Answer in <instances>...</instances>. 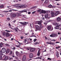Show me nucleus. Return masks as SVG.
Returning <instances> with one entry per match:
<instances>
[{
  "mask_svg": "<svg viewBox=\"0 0 61 61\" xmlns=\"http://www.w3.org/2000/svg\"><path fill=\"white\" fill-rule=\"evenodd\" d=\"M58 36V35L57 34H55L54 33L52 34V35H50V36L51 37H56Z\"/></svg>",
  "mask_w": 61,
  "mask_h": 61,
  "instance_id": "obj_1",
  "label": "nucleus"
},
{
  "mask_svg": "<svg viewBox=\"0 0 61 61\" xmlns=\"http://www.w3.org/2000/svg\"><path fill=\"white\" fill-rule=\"evenodd\" d=\"M3 58L4 59H3V60H4V61H5L6 60L8 59V56H5V55L3 56Z\"/></svg>",
  "mask_w": 61,
  "mask_h": 61,
  "instance_id": "obj_2",
  "label": "nucleus"
},
{
  "mask_svg": "<svg viewBox=\"0 0 61 61\" xmlns=\"http://www.w3.org/2000/svg\"><path fill=\"white\" fill-rule=\"evenodd\" d=\"M17 15L16 14L13 13L11 15V17L12 18H14V17H15Z\"/></svg>",
  "mask_w": 61,
  "mask_h": 61,
  "instance_id": "obj_3",
  "label": "nucleus"
},
{
  "mask_svg": "<svg viewBox=\"0 0 61 61\" xmlns=\"http://www.w3.org/2000/svg\"><path fill=\"white\" fill-rule=\"evenodd\" d=\"M19 12L20 13V14H21V13H24V12H26V13H27V11H26V10H25L21 11H19Z\"/></svg>",
  "mask_w": 61,
  "mask_h": 61,
  "instance_id": "obj_4",
  "label": "nucleus"
},
{
  "mask_svg": "<svg viewBox=\"0 0 61 61\" xmlns=\"http://www.w3.org/2000/svg\"><path fill=\"white\" fill-rule=\"evenodd\" d=\"M6 51V49L5 48H2L1 50V51L2 53H5Z\"/></svg>",
  "mask_w": 61,
  "mask_h": 61,
  "instance_id": "obj_5",
  "label": "nucleus"
},
{
  "mask_svg": "<svg viewBox=\"0 0 61 61\" xmlns=\"http://www.w3.org/2000/svg\"><path fill=\"white\" fill-rule=\"evenodd\" d=\"M47 29L48 30H51L52 31L53 29H52V30H51V25L48 26L47 27Z\"/></svg>",
  "mask_w": 61,
  "mask_h": 61,
  "instance_id": "obj_6",
  "label": "nucleus"
},
{
  "mask_svg": "<svg viewBox=\"0 0 61 61\" xmlns=\"http://www.w3.org/2000/svg\"><path fill=\"white\" fill-rule=\"evenodd\" d=\"M12 36V35L11 34H10V33H9L8 32H7L6 34V37H8V36Z\"/></svg>",
  "mask_w": 61,
  "mask_h": 61,
  "instance_id": "obj_7",
  "label": "nucleus"
},
{
  "mask_svg": "<svg viewBox=\"0 0 61 61\" xmlns=\"http://www.w3.org/2000/svg\"><path fill=\"white\" fill-rule=\"evenodd\" d=\"M51 16L52 17H55V12H51Z\"/></svg>",
  "mask_w": 61,
  "mask_h": 61,
  "instance_id": "obj_8",
  "label": "nucleus"
},
{
  "mask_svg": "<svg viewBox=\"0 0 61 61\" xmlns=\"http://www.w3.org/2000/svg\"><path fill=\"white\" fill-rule=\"evenodd\" d=\"M26 56L25 55H24L23 56V58H22V61H25V60H26Z\"/></svg>",
  "mask_w": 61,
  "mask_h": 61,
  "instance_id": "obj_9",
  "label": "nucleus"
},
{
  "mask_svg": "<svg viewBox=\"0 0 61 61\" xmlns=\"http://www.w3.org/2000/svg\"><path fill=\"white\" fill-rule=\"evenodd\" d=\"M16 55L17 56H20V53H19L18 51H16Z\"/></svg>",
  "mask_w": 61,
  "mask_h": 61,
  "instance_id": "obj_10",
  "label": "nucleus"
},
{
  "mask_svg": "<svg viewBox=\"0 0 61 61\" xmlns=\"http://www.w3.org/2000/svg\"><path fill=\"white\" fill-rule=\"evenodd\" d=\"M35 50V48H30V52H34Z\"/></svg>",
  "mask_w": 61,
  "mask_h": 61,
  "instance_id": "obj_11",
  "label": "nucleus"
},
{
  "mask_svg": "<svg viewBox=\"0 0 61 61\" xmlns=\"http://www.w3.org/2000/svg\"><path fill=\"white\" fill-rule=\"evenodd\" d=\"M25 6L24 5H22L18 6L19 8H25Z\"/></svg>",
  "mask_w": 61,
  "mask_h": 61,
  "instance_id": "obj_12",
  "label": "nucleus"
},
{
  "mask_svg": "<svg viewBox=\"0 0 61 61\" xmlns=\"http://www.w3.org/2000/svg\"><path fill=\"white\" fill-rule=\"evenodd\" d=\"M41 13H43V14H46V11L43 10H41Z\"/></svg>",
  "mask_w": 61,
  "mask_h": 61,
  "instance_id": "obj_13",
  "label": "nucleus"
},
{
  "mask_svg": "<svg viewBox=\"0 0 61 61\" xmlns=\"http://www.w3.org/2000/svg\"><path fill=\"white\" fill-rule=\"evenodd\" d=\"M35 27L36 28V29L37 30H38L40 29V27H39L38 25H36L35 26Z\"/></svg>",
  "mask_w": 61,
  "mask_h": 61,
  "instance_id": "obj_14",
  "label": "nucleus"
},
{
  "mask_svg": "<svg viewBox=\"0 0 61 61\" xmlns=\"http://www.w3.org/2000/svg\"><path fill=\"white\" fill-rule=\"evenodd\" d=\"M59 26L60 25H57L55 28V29H58L59 28Z\"/></svg>",
  "mask_w": 61,
  "mask_h": 61,
  "instance_id": "obj_15",
  "label": "nucleus"
},
{
  "mask_svg": "<svg viewBox=\"0 0 61 61\" xmlns=\"http://www.w3.org/2000/svg\"><path fill=\"white\" fill-rule=\"evenodd\" d=\"M59 13V11H57L56 12L55 14V15H56V16L57 15H58V14Z\"/></svg>",
  "mask_w": 61,
  "mask_h": 61,
  "instance_id": "obj_16",
  "label": "nucleus"
},
{
  "mask_svg": "<svg viewBox=\"0 0 61 61\" xmlns=\"http://www.w3.org/2000/svg\"><path fill=\"white\" fill-rule=\"evenodd\" d=\"M33 56V54L31 53L30 55V57L31 58H32Z\"/></svg>",
  "mask_w": 61,
  "mask_h": 61,
  "instance_id": "obj_17",
  "label": "nucleus"
},
{
  "mask_svg": "<svg viewBox=\"0 0 61 61\" xmlns=\"http://www.w3.org/2000/svg\"><path fill=\"white\" fill-rule=\"evenodd\" d=\"M24 43H26V44H28V42L27 41V40H26L25 39H24V41L23 42Z\"/></svg>",
  "mask_w": 61,
  "mask_h": 61,
  "instance_id": "obj_18",
  "label": "nucleus"
},
{
  "mask_svg": "<svg viewBox=\"0 0 61 61\" xmlns=\"http://www.w3.org/2000/svg\"><path fill=\"white\" fill-rule=\"evenodd\" d=\"M61 19L59 17H58L57 19V21H60L61 20Z\"/></svg>",
  "mask_w": 61,
  "mask_h": 61,
  "instance_id": "obj_19",
  "label": "nucleus"
},
{
  "mask_svg": "<svg viewBox=\"0 0 61 61\" xmlns=\"http://www.w3.org/2000/svg\"><path fill=\"white\" fill-rule=\"evenodd\" d=\"M47 17H48V14L46 13L45 15V18H47Z\"/></svg>",
  "mask_w": 61,
  "mask_h": 61,
  "instance_id": "obj_20",
  "label": "nucleus"
},
{
  "mask_svg": "<svg viewBox=\"0 0 61 61\" xmlns=\"http://www.w3.org/2000/svg\"><path fill=\"white\" fill-rule=\"evenodd\" d=\"M40 50H39L38 51V52L37 53V56H40Z\"/></svg>",
  "mask_w": 61,
  "mask_h": 61,
  "instance_id": "obj_21",
  "label": "nucleus"
},
{
  "mask_svg": "<svg viewBox=\"0 0 61 61\" xmlns=\"http://www.w3.org/2000/svg\"><path fill=\"white\" fill-rule=\"evenodd\" d=\"M9 51H10V50H9V49H7L6 52V54H7V53H8L9 52Z\"/></svg>",
  "mask_w": 61,
  "mask_h": 61,
  "instance_id": "obj_22",
  "label": "nucleus"
},
{
  "mask_svg": "<svg viewBox=\"0 0 61 61\" xmlns=\"http://www.w3.org/2000/svg\"><path fill=\"white\" fill-rule=\"evenodd\" d=\"M15 46L16 47H20L21 46V45H15Z\"/></svg>",
  "mask_w": 61,
  "mask_h": 61,
  "instance_id": "obj_23",
  "label": "nucleus"
},
{
  "mask_svg": "<svg viewBox=\"0 0 61 61\" xmlns=\"http://www.w3.org/2000/svg\"><path fill=\"white\" fill-rule=\"evenodd\" d=\"M10 55L13 56V55H14V53L13 52L11 51L10 53Z\"/></svg>",
  "mask_w": 61,
  "mask_h": 61,
  "instance_id": "obj_24",
  "label": "nucleus"
},
{
  "mask_svg": "<svg viewBox=\"0 0 61 61\" xmlns=\"http://www.w3.org/2000/svg\"><path fill=\"white\" fill-rule=\"evenodd\" d=\"M28 24V22H24L23 23V25H26L27 24Z\"/></svg>",
  "mask_w": 61,
  "mask_h": 61,
  "instance_id": "obj_25",
  "label": "nucleus"
},
{
  "mask_svg": "<svg viewBox=\"0 0 61 61\" xmlns=\"http://www.w3.org/2000/svg\"><path fill=\"white\" fill-rule=\"evenodd\" d=\"M56 55V56H57V58H58V57H59V53H58V52L57 53Z\"/></svg>",
  "mask_w": 61,
  "mask_h": 61,
  "instance_id": "obj_26",
  "label": "nucleus"
},
{
  "mask_svg": "<svg viewBox=\"0 0 61 61\" xmlns=\"http://www.w3.org/2000/svg\"><path fill=\"white\" fill-rule=\"evenodd\" d=\"M4 6L3 5H0V8H3L4 7Z\"/></svg>",
  "mask_w": 61,
  "mask_h": 61,
  "instance_id": "obj_27",
  "label": "nucleus"
},
{
  "mask_svg": "<svg viewBox=\"0 0 61 61\" xmlns=\"http://www.w3.org/2000/svg\"><path fill=\"white\" fill-rule=\"evenodd\" d=\"M6 34V33L5 32H3V35L5 36V35Z\"/></svg>",
  "mask_w": 61,
  "mask_h": 61,
  "instance_id": "obj_28",
  "label": "nucleus"
},
{
  "mask_svg": "<svg viewBox=\"0 0 61 61\" xmlns=\"http://www.w3.org/2000/svg\"><path fill=\"white\" fill-rule=\"evenodd\" d=\"M41 11H42V10L40 9V10H37V12H41Z\"/></svg>",
  "mask_w": 61,
  "mask_h": 61,
  "instance_id": "obj_29",
  "label": "nucleus"
},
{
  "mask_svg": "<svg viewBox=\"0 0 61 61\" xmlns=\"http://www.w3.org/2000/svg\"><path fill=\"white\" fill-rule=\"evenodd\" d=\"M3 52H2V51H0V56H1L2 55H3Z\"/></svg>",
  "mask_w": 61,
  "mask_h": 61,
  "instance_id": "obj_30",
  "label": "nucleus"
},
{
  "mask_svg": "<svg viewBox=\"0 0 61 61\" xmlns=\"http://www.w3.org/2000/svg\"><path fill=\"white\" fill-rule=\"evenodd\" d=\"M50 44H51V45H55V43H53V42H50Z\"/></svg>",
  "mask_w": 61,
  "mask_h": 61,
  "instance_id": "obj_31",
  "label": "nucleus"
},
{
  "mask_svg": "<svg viewBox=\"0 0 61 61\" xmlns=\"http://www.w3.org/2000/svg\"><path fill=\"white\" fill-rule=\"evenodd\" d=\"M12 10H10L8 11H4V12H5V13H7V12H12Z\"/></svg>",
  "mask_w": 61,
  "mask_h": 61,
  "instance_id": "obj_32",
  "label": "nucleus"
},
{
  "mask_svg": "<svg viewBox=\"0 0 61 61\" xmlns=\"http://www.w3.org/2000/svg\"><path fill=\"white\" fill-rule=\"evenodd\" d=\"M48 7L50 8H52V6L51 5H49Z\"/></svg>",
  "mask_w": 61,
  "mask_h": 61,
  "instance_id": "obj_33",
  "label": "nucleus"
},
{
  "mask_svg": "<svg viewBox=\"0 0 61 61\" xmlns=\"http://www.w3.org/2000/svg\"><path fill=\"white\" fill-rule=\"evenodd\" d=\"M38 24H39V25H40L41 24V22L40 21H38Z\"/></svg>",
  "mask_w": 61,
  "mask_h": 61,
  "instance_id": "obj_34",
  "label": "nucleus"
},
{
  "mask_svg": "<svg viewBox=\"0 0 61 61\" xmlns=\"http://www.w3.org/2000/svg\"><path fill=\"white\" fill-rule=\"evenodd\" d=\"M12 6H14V7H16L17 8H18V7L19 8L18 6H16V5H12Z\"/></svg>",
  "mask_w": 61,
  "mask_h": 61,
  "instance_id": "obj_35",
  "label": "nucleus"
},
{
  "mask_svg": "<svg viewBox=\"0 0 61 61\" xmlns=\"http://www.w3.org/2000/svg\"><path fill=\"white\" fill-rule=\"evenodd\" d=\"M5 46H10L9 44H5Z\"/></svg>",
  "mask_w": 61,
  "mask_h": 61,
  "instance_id": "obj_36",
  "label": "nucleus"
},
{
  "mask_svg": "<svg viewBox=\"0 0 61 61\" xmlns=\"http://www.w3.org/2000/svg\"><path fill=\"white\" fill-rule=\"evenodd\" d=\"M2 46H3V44L1 43L0 44V47H2Z\"/></svg>",
  "mask_w": 61,
  "mask_h": 61,
  "instance_id": "obj_37",
  "label": "nucleus"
},
{
  "mask_svg": "<svg viewBox=\"0 0 61 61\" xmlns=\"http://www.w3.org/2000/svg\"><path fill=\"white\" fill-rule=\"evenodd\" d=\"M40 25V27L41 28H42V27H43V26L42 25V24H41Z\"/></svg>",
  "mask_w": 61,
  "mask_h": 61,
  "instance_id": "obj_38",
  "label": "nucleus"
},
{
  "mask_svg": "<svg viewBox=\"0 0 61 61\" xmlns=\"http://www.w3.org/2000/svg\"><path fill=\"white\" fill-rule=\"evenodd\" d=\"M2 59V56L1 55L0 56V60H1V59Z\"/></svg>",
  "mask_w": 61,
  "mask_h": 61,
  "instance_id": "obj_39",
  "label": "nucleus"
},
{
  "mask_svg": "<svg viewBox=\"0 0 61 61\" xmlns=\"http://www.w3.org/2000/svg\"><path fill=\"white\" fill-rule=\"evenodd\" d=\"M17 14H18V16H20V14L18 13H17Z\"/></svg>",
  "mask_w": 61,
  "mask_h": 61,
  "instance_id": "obj_40",
  "label": "nucleus"
},
{
  "mask_svg": "<svg viewBox=\"0 0 61 61\" xmlns=\"http://www.w3.org/2000/svg\"><path fill=\"white\" fill-rule=\"evenodd\" d=\"M35 12H36V11H35L34 12H33L32 13V14H35Z\"/></svg>",
  "mask_w": 61,
  "mask_h": 61,
  "instance_id": "obj_41",
  "label": "nucleus"
},
{
  "mask_svg": "<svg viewBox=\"0 0 61 61\" xmlns=\"http://www.w3.org/2000/svg\"><path fill=\"white\" fill-rule=\"evenodd\" d=\"M17 42H18V43H19V44H20V45H21V44H22V43H21L20 42L18 41H17Z\"/></svg>",
  "mask_w": 61,
  "mask_h": 61,
  "instance_id": "obj_42",
  "label": "nucleus"
},
{
  "mask_svg": "<svg viewBox=\"0 0 61 61\" xmlns=\"http://www.w3.org/2000/svg\"><path fill=\"white\" fill-rule=\"evenodd\" d=\"M47 60H51V58H48L47 59Z\"/></svg>",
  "mask_w": 61,
  "mask_h": 61,
  "instance_id": "obj_43",
  "label": "nucleus"
},
{
  "mask_svg": "<svg viewBox=\"0 0 61 61\" xmlns=\"http://www.w3.org/2000/svg\"><path fill=\"white\" fill-rule=\"evenodd\" d=\"M60 47V46L57 47H56V49H58V48H59Z\"/></svg>",
  "mask_w": 61,
  "mask_h": 61,
  "instance_id": "obj_44",
  "label": "nucleus"
},
{
  "mask_svg": "<svg viewBox=\"0 0 61 61\" xmlns=\"http://www.w3.org/2000/svg\"><path fill=\"white\" fill-rule=\"evenodd\" d=\"M31 49V48L30 47H29L28 48H27V50H30V49Z\"/></svg>",
  "mask_w": 61,
  "mask_h": 61,
  "instance_id": "obj_45",
  "label": "nucleus"
},
{
  "mask_svg": "<svg viewBox=\"0 0 61 61\" xmlns=\"http://www.w3.org/2000/svg\"><path fill=\"white\" fill-rule=\"evenodd\" d=\"M21 39H23L24 38V36H21Z\"/></svg>",
  "mask_w": 61,
  "mask_h": 61,
  "instance_id": "obj_46",
  "label": "nucleus"
},
{
  "mask_svg": "<svg viewBox=\"0 0 61 61\" xmlns=\"http://www.w3.org/2000/svg\"><path fill=\"white\" fill-rule=\"evenodd\" d=\"M20 23L21 24H22V25H24V23L22 22H20Z\"/></svg>",
  "mask_w": 61,
  "mask_h": 61,
  "instance_id": "obj_47",
  "label": "nucleus"
},
{
  "mask_svg": "<svg viewBox=\"0 0 61 61\" xmlns=\"http://www.w3.org/2000/svg\"><path fill=\"white\" fill-rule=\"evenodd\" d=\"M5 31H6V32H10V31L8 30H5Z\"/></svg>",
  "mask_w": 61,
  "mask_h": 61,
  "instance_id": "obj_48",
  "label": "nucleus"
},
{
  "mask_svg": "<svg viewBox=\"0 0 61 61\" xmlns=\"http://www.w3.org/2000/svg\"><path fill=\"white\" fill-rule=\"evenodd\" d=\"M33 36H34L35 37H36V36H35V35H33V36H30V37H32Z\"/></svg>",
  "mask_w": 61,
  "mask_h": 61,
  "instance_id": "obj_49",
  "label": "nucleus"
},
{
  "mask_svg": "<svg viewBox=\"0 0 61 61\" xmlns=\"http://www.w3.org/2000/svg\"><path fill=\"white\" fill-rule=\"evenodd\" d=\"M9 26H10V27L11 26V24H10V23L9 24Z\"/></svg>",
  "mask_w": 61,
  "mask_h": 61,
  "instance_id": "obj_50",
  "label": "nucleus"
},
{
  "mask_svg": "<svg viewBox=\"0 0 61 61\" xmlns=\"http://www.w3.org/2000/svg\"><path fill=\"white\" fill-rule=\"evenodd\" d=\"M36 39H35L34 40V42H36Z\"/></svg>",
  "mask_w": 61,
  "mask_h": 61,
  "instance_id": "obj_51",
  "label": "nucleus"
},
{
  "mask_svg": "<svg viewBox=\"0 0 61 61\" xmlns=\"http://www.w3.org/2000/svg\"><path fill=\"white\" fill-rule=\"evenodd\" d=\"M48 1L47 0H46L45 1V3H48Z\"/></svg>",
  "mask_w": 61,
  "mask_h": 61,
  "instance_id": "obj_52",
  "label": "nucleus"
},
{
  "mask_svg": "<svg viewBox=\"0 0 61 61\" xmlns=\"http://www.w3.org/2000/svg\"><path fill=\"white\" fill-rule=\"evenodd\" d=\"M51 21H52V20H48V22H51Z\"/></svg>",
  "mask_w": 61,
  "mask_h": 61,
  "instance_id": "obj_53",
  "label": "nucleus"
},
{
  "mask_svg": "<svg viewBox=\"0 0 61 61\" xmlns=\"http://www.w3.org/2000/svg\"><path fill=\"white\" fill-rule=\"evenodd\" d=\"M39 57H37L35 59H39Z\"/></svg>",
  "mask_w": 61,
  "mask_h": 61,
  "instance_id": "obj_54",
  "label": "nucleus"
},
{
  "mask_svg": "<svg viewBox=\"0 0 61 61\" xmlns=\"http://www.w3.org/2000/svg\"><path fill=\"white\" fill-rule=\"evenodd\" d=\"M50 42H47L46 43H47V44H50Z\"/></svg>",
  "mask_w": 61,
  "mask_h": 61,
  "instance_id": "obj_55",
  "label": "nucleus"
},
{
  "mask_svg": "<svg viewBox=\"0 0 61 61\" xmlns=\"http://www.w3.org/2000/svg\"><path fill=\"white\" fill-rule=\"evenodd\" d=\"M55 7H56V6H53L52 7V8H55Z\"/></svg>",
  "mask_w": 61,
  "mask_h": 61,
  "instance_id": "obj_56",
  "label": "nucleus"
},
{
  "mask_svg": "<svg viewBox=\"0 0 61 61\" xmlns=\"http://www.w3.org/2000/svg\"><path fill=\"white\" fill-rule=\"evenodd\" d=\"M28 14H31V12H29L28 13Z\"/></svg>",
  "mask_w": 61,
  "mask_h": 61,
  "instance_id": "obj_57",
  "label": "nucleus"
},
{
  "mask_svg": "<svg viewBox=\"0 0 61 61\" xmlns=\"http://www.w3.org/2000/svg\"><path fill=\"white\" fill-rule=\"evenodd\" d=\"M53 25H55L56 24H55V23H53Z\"/></svg>",
  "mask_w": 61,
  "mask_h": 61,
  "instance_id": "obj_58",
  "label": "nucleus"
},
{
  "mask_svg": "<svg viewBox=\"0 0 61 61\" xmlns=\"http://www.w3.org/2000/svg\"><path fill=\"white\" fill-rule=\"evenodd\" d=\"M39 59H41H41H42V58L39 57Z\"/></svg>",
  "mask_w": 61,
  "mask_h": 61,
  "instance_id": "obj_59",
  "label": "nucleus"
},
{
  "mask_svg": "<svg viewBox=\"0 0 61 61\" xmlns=\"http://www.w3.org/2000/svg\"><path fill=\"white\" fill-rule=\"evenodd\" d=\"M14 29V30H15V31H17V30H16V29Z\"/></svg>",
  "mask_w": 61,
  "mask_h": 61,
  "instance_id": "obj_60",
  "label": "nucleus"
},
{
  "mask_svg": "<svg viewBox=\"0 0 61 61\" xmlns=\"http://www.w3.org/2000/svg\"><path fill=\"white\" fill-rule=\"evenodd\" d=\"M7 20H10V18H7Z\"/></svg>",
  "mask_w": 61,
  "mask_h": 61,
  "instance_id": "obj_61",
  "label": "nucleus"
},
{
  "mask_svg": "<svg viewBox=\"0 0 61 61\" xmlns=\"http://www.w3.org/2000/svg\"><path fill=\"white\" fill-rule=\"evenodd\" d=\"M58 24H57V23H55V25H57Z\"/></svg>",
  "mask_w": 61,
  "mask_h": 61,
  "instance_id": "obj_62",
  "label": "nucleus"
},
{
  "mask_svg": "<svg viewBox=\"0 0 61 61\" xmlns=\"http://www.w3.org/2000/svg\"><path fill=\"white\" fill-rule=\"evenodd\" d=\"M58 35H60V33L59 32L58 33Z\"/></svg>",
  "mask_w": 61,
  "mask_h": 61,
  "instance_id": "obj_63",
  "label": "nucleus"
},
{
  "mask_svg": "<svg viewBox=\"0 0 61 61\" xmlns=\"http://www.w3.org/2000/svg\"><path fill=\"white\" fill-rule=\"evenodd\" d=\"M11 59H12V58H10L9 59V60H11Z\"/></svg>",
  "mask_w": 61,
  "mask_h": 61,
  "instance_id": "obj_64",
  "label": "nucleus"
}]
</instances>
